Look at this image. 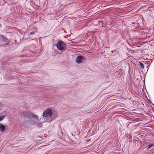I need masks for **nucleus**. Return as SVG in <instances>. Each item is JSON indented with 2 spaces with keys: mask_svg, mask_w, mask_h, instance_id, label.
I'll return each mask as SVG.
<instances>
[{
  "mask_svg": "<svg viewBox=\"0 0 154 154\" xmlns=\"http://www.w3.org/2000/svg\"><path fill=\"white\" fill-rule=\"evenodd\" d=\"M83 59V57L80 56H78L76 59V61L78 63H80L82 62V60Z\"/></svg>",
  "mask_w": 154,
  "mask_h": 154,
  "instance_id": "nucleus-5",
  "label": "nucleus"
},
{
  "mask_svg": "<svg viewBox=\"0 0 154 154\" xmlns=\"http://www.w3.org/2000/svg\"><path fill=\"white\" fill-rule=\"evenodd\" d=\"M154 146V145L153 144H151L147 146V149H151L152 147L153 146Z\"/></svg>",
  "mask_w": 154,
  "mask_h": 154,
  "instance_id": "nucleus-8",
  "label": "nucleus"
},
{
  "mask_svg": "<svg viewBox=\"0 0 154 154\" xmlns=\"http://www.w3.org/2000/svg\"><path fill=\"white\" fill-rule=\"evenodd\" d=\"M34 33L33 32H32L30 33V35H32L34 34Z\"/></svg>",
  "mask_w": 154,
  "mask_h": 154,
  "instance_id": "nucleus-11",
  "label": "nucleus"
},
{
  "mask_svg": "<svg viewBox=\"0 0 154 154\" xmlns=\"http://www.w3.org/2000/svg\"><path fill=\"white\" fill-rule=\"evenodd\" d=\"M5 117V116H0V121L3 120Z\"/></svg>",
  "mask_w": 154,
  "mask_h": 154,
  "instance_id": "nucleus-9",
  "label": "nucleus"
},
{
  "mask_svg": "<svg viewBox=\"0 0 154 154\" xmlns=\"http://www.w3.org/2000/svg\"><path fill=\"white\" fill-rule=\"evenodd\" d=\"M139 65L142 68H144V66L143 64V63L141 62H139Z\"/></svg>",
  "mask_w": 154,
  "mask_h": 154,
  "instance_id": "nucleus-7",
  "label": "nucleus"
},
{
  "mask_svg": "<svg viewBox=\"0 0 154 154\" xmlns=\"http://www.w3.org/2000/svg\"><path fill=\"white\" fill-rule=\"evenodd\" d=\"M53 111L50 109L45 110L43 113V116L44 117H47L48 116H51L53 114Z\"/></svg>",
  "mask_w": 154,
  "mask_h": 154,
  "instance_id": "nucleus-3",
  "label": "nucleus"
},
{
  "mask_svg": "<svg viewBox=\"0 0 154 154\" xmlns=\"http://www.w3.org/2000/svg\"><path fill=\"white\" fill-rule=\"evenodd\" d=\"M5 126L0 124V131L2 132H3L5 131Z\"/></svg>",
  "mask_w": 154,
  "mask_h": 154,
  "instance_id": "nucleus-6",
  "label": "nucleus"
},
{
  "mask_svg": "<svg viewBox=\"0 0 154 154\" xmlns=\"http://www.w3.org/2000/svg\"><path fill=\"white\" fill-rule=\"evenodd\" d=\"M33 113L28 112H26L24 111L22 112V115L24 117H28L29 119L30 118Z\"/></svg>",
  "mask_w": 154,
  "mask_h": 154,
  "instance_id": "nucleus-4",
  "label": "nucleus"
},
{
  "mask_svg": "<svg viewBox=\"0 0 154 154\" xmlns=\"http://www.w3.org/2000/svg\"><path fill=\"white\" fill-rule=\"evenodd\" d=\"M39 122V118L38 116L33 113L31 116L28 121L29 124L31 125H38Z\"/></svg>",
  "mask_w": 154,
  "mask_h": 154,
  "instance_id": "nucleus-1",
  "label": "nucleus"
},
{
  "mask_svg": "<svg viewBox=\"0 0 154 154\" xmlns=\"http://www.w3.org/2000/svg\"><path fill=\"white\" fill-rule=\"evenodd\" d=\"M2 38L3 39V41H6V40L7 39V38L6 37H5L3 35H2Z\"/></svg>",
  "mask_w": 154,
  "mask_h": 154,
  "instance_id": "nucleus-10",
  "label": "nucleus"
},
{
  "mask_svg": "<svg viewBox=\"0 0 154 154\" xmlns=\"http://www.w3.org/2000/svg\"><path fill=\"white\" fill-rule=\"evenodd\" d=\"M43 122H45V121H44Z\"/></svg>",
  "mask_w": 154,
  "mask_h": 154,
  "instance_id": "nucleus-12",
  "label": "nucleus"
},
{
  "mask_svg": "<svg viewBox=\"0 0 154 154\" xmlns=\"http://www.w3.org/2000/svg\"><path fill=\"white\" fill-rule=\"evenodd\" d=\"M57 48L62 51L64 50L66 47V44L63 42L61 41H59L56 44Z\"/></svg>",
  "mask_w": 154,
  "mask_h": 154,
  "instance_id": "nucleus-2",
  "label": "nucleus"
}]
</instances>
